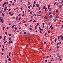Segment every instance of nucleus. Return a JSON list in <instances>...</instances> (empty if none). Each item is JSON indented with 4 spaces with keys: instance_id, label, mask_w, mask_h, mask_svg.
I'll return each instance as SVG.
<instances>
[{
    "instance_id": "nucleus-17",
    "label": "nucleus",
    "mask_w": 63,
    "mask_h": 63,
    "mask_svg": "<svg viewBox=\"0 0 63 63\" xmlns=\"http://www.w3.org/2000/svg\"><path fill=\"white\" fill-rule=\"evenodd\" d=\"M7 41H6L5 42H4V44H5V43H7Z\"/></svg>"
},
{
    "instance_id": "nucleus-41",
    "label": "nucleus",
    "mask_w": 63,
    "mask_h": 63,
    "mask_svg": "<svg viewBox=\"0 0 63 63\" xmlns=\"http://www.w3.org/2000/svg\"><path fill=\"white\" fill-rule=\"evenodd\" d=\"M7 58H9V56L8 55L7 56Z\"/></svg>"
},
{
    "instance_id": "nucleus-63",
    "label": "nucleus",
    "mask_w": 63,
    "mask_h": 63,
    "mask_svg": "<svg viewBox=\"0 0 63 63\" xmlns=\"http://www.w3.org/2000/svg\"><path fill=\"white\" fill-rule=\"evenodd\" d=\"M9 15H11V12H9Z\"/></svg>"
},
{
    "instance_id": "nucleus-2",
    "label": "nucleus",
    "mask_w": 63,
    "mask_h": 63,
    "mask_svg": "<svg viewBox=\"0 0 63 63\" xmlns=\"http://www.w3.org/2000/svg\"><path fill=\"white\" fill-rule=\"evenodd\" d=\"M59 53H58L57 54V57H59Z\"/></svg>"
},
{
    "instance_id": "nucleus-56",
    "label": "nucleus",
    "mask_w": 63,
    "mask_h": 63,
    "mask_svg": "<svg viewBox=\"0 0 63 63\" xmlns=\"http://www.w3.org/2000/svg\"><path fill=\"white\" fill-rule=\"evenodd\" d=\"M22 2V0H21L20 1V2Z\"/></svg>"
},
{
    "instance_id": "nucleus-3",
    "label": "nucleus",
    "mask_w": 63,
    "mask_h": 63,
    "mask_svg": "<svg viewBox=\"0 0 63 63\" xmlns=\"http://www.w3.org/2000/svg\"><path fill=\"white\" fill-rule=\"evenodd\" d=\"M36 5L37 6V7H39V5L38 4H36Z\"/></svg>"
},
{
    "instance_id": "nucleus-26",
    "label": "nucleus",
    "mask_w": 63,
    "mask_h": 63,
    "mask_svg": "<svg viewBox=\"0 0 63 63\" xmlns=\"http://www.w3.org/2000/svg\"><path fill=\"white\" fill-rule=\"evenodd\" d=\"M56 3H57V2H56L55 3H54V5H55Z\"/></svg>"
},
{
    "instance_id": "nucleus-58",
    "label": "nucleus",
    "mask_w": 63,
    "mask_h": 63,
    "mask_svg": "<svg viewBox=\"0 0 63 63\" xmlns=\"http://www.w3.org/2000/svg\"><path fill=\"white\" fill-rule=\"evenodd\" d=\"M19 29L20 30V29H21V28L20 27L19 28Z\"/></svg>"
},
{
    "instance_id": "nucleus-64",
    "label": "nucleus",
    "mask_w": 63,
    "mask_h": 63,
    "mask_svg": "<svg viewBox=\"0 0 63 63\" xmlns=\"http://www.w3.org/2000/svg\"><path fill=\"white\" fill-rule=\"evenodd\" d=\"M23 23H25V21H24Z\"/></svg>"
},
{
    "instance_id": "nucleus-42",
    "label": "nucleus",
    "mask_w": 63,
    "mask_h": 63,
    "mask_svg": "<svg viewBox=\"0 0 63 63\" xmlns=\"http://www.w3.org/2000/svg\"><path fill=\"white\" fill-rule=\"evenodd\" d=\"M25 14H26V10H25Z\"/></svg>"
},
{
    "instance_id": "nucleus-20",
    "label": "nucleus",
    "mask_w": 63,
    "mask_h": 63,
    "mask_svg": "<svg viewBox=\"0 0 63 63\" xmlns=\"http://www.w3.org/2000/svg\"><path fill=\"white\" fill-rule=\"evenodd\" d=\"M9 60L10 61H11V58H9Z\"/></svg>"
},
{
    "instance_id": "nucleus-62",
    "label": "nucleus",
    "mask_w": 63,
    "mask_h": 63,
    "mask_svg": "<svg viewBox=\"0 0 63 63\" xmlns=\"http://www.w3.org/2000/svg\"><path fill=\"white\" fill-rule=\"evenodd\" d=\"M24 16V14H23L22 15V16Z\"/></svg>"
},
{
    "instance_id": "nucleus-60",
    "label": "nucleus",
    "mask_w": 63,
    "mask_h": 63,
    "mask_svg": "<svg viewBox=\"0 0 63 63\" xmlns=\"http://www.w3.org/2000/svg\"><path fill=\"white\" fill-rule=\"evenodd\" d=\"M56 12H57V13H58V11L57 10H56Z\"/></svg>"
},
{
    "instance_id": "nucleus-49",
    "label": "nucleus",
    "mask_w": 63,
    "mask_h": 63,
    "mask_svg": "<svg viewBox=\"0 0 63 63\" xmlns=\"http://www.w3.org/2000/svg\"><path fill=\"white\" fill-rule=\"evenodd\" d=\"M2 6L3 7H4V4H3Z\"/></svg>"
},
{
    "instance_id": "nucleus-21",
    "label": "nucleus",
    "mask_w": 63,
    "mask_h": 63,
    "mask_svg": "<svg viewBox=\"0 0 63 63\" xmlns=\"http://www.w3.org/2000/svg\"><path fill=\"white\" fill-rule=\"evenodd\" d=\"M15 26V25H14L12 26V28H14V26Z\"/></svg>"
},
{
    "instance_id": "nucleus-6",
    "label": "nucleus",
    "mask_w": 63,
    "mask_h": 63,
    "mask_svg": "<svg viewBox=\"0 0 63 63\" xmlns=\"http://www.w3.org/2000/svg\"><path fill=\"white\" fill-rule=\"evenodd\" d=\"M49 9L50 10H49V11H51V9H52V8H49Z\"/></svg>"
},
{
    "instance_id": "nucleus-34",
    "label": "nucleus",
    "mask_w": 63,
    "mask_h": 63,
    "mask_svg": "<svg viewBox=\"0 0 63 63\" xmlns=\"http://www.w3.org/2000/svg\"><path fill=\"white\" fill-rule=\"evenodd\" d=\"M48 57H49V56H47V57H46V58H48Z\"/></svg>"
},
{
    "instance_id": "nucleus-12",
    "label": "nucleus",
    "mask_w": 63,
    "mask_h": 63,
    "mask_svg": "<svg viewBox=\"0 0 63 63\" xmlns=\"http://www.w3.org/2000/svg\"><path fill=\"white\" fill-rule=\"evenodd\" d=\"M10 55H11V52H9V56H10Z\"/></svg>"
},
{
    "instance_id": "nucleus-19",
    "label": "nucleus",
    "mask_w": 63,
    "mask_h": 63,
    "mask_svg": "<svg viewBox=\"0 0 63 63\" xmlns=\"http://www.w3.org/2000/svg\"><path fill=\"white\" fill-rule=\"evenodd\" d=\"M32 21V19L30 20V22H31V21Z\"/></svg>"
},
{
    "instance_id": "nucleus-5",
    "label": "nucleus",
    "mask_w": 63,
    "mask_h": 63,
    "mask_svg": "<svg viewBox=\"0 0 63 63\" xmlns=\"http://www.w3.org/2000/svg\"><path fill=\"white\" fill-rule=\"evenodd\" d=\"M3 10H2L0 11V13H3Z\"/></svg>"
},
{
    "instance_id": "nucleus-8",
    "label": "nucleus",
    "mask_w": 63,
    "mask_h": 63,
    "mask_svg": "<svg viewBox=\"0 0 63 63\" xmlns=\"http://www.w3.org/2000/svg\"><path fill=\"white\" fill-rule=\"evenodd\" d=\"M50 17L51 18H52V15H51L50 16Z\"/></svg>"
},
{
    "instance_id": "nucleus-57",
    "label": "nucleus",
    "mask_w": 63,
    "mask_h": 63,
    "mask_svg": "<svg viewBox=\"0 0 63 63\" xmlns=\"http://www.w3.org/2000/svg\"><path fill=\"white\" fill-rule=\"evenodd\" d=\"M25 26H27V24H25Z\"/></svg>"
},
{
    "instance_id": "nucleus-38",
    "label": "nucleus",
    "mask_w": 63,
    "mask_h": 63,
    "mask_svg": "<svg viewBox=\"0 0 63 63\" xmlns=\"http://www.w3.org/2000/svg\"><path fill=\"white\" fill-rule=\"evenodd\" d=\"M10 43H11V44L13 43V41H10Z\"/></svg>"
},
{
    "instance_id": "nucleus-31",
    "label": "nucleus",
    "mask_w": 63,
    "mask_h": 63,
    "mask_svg": "<svg viewBox=\"0 0 63 63\" xmlns=\"http://www.w3.org/2000/svg\"><path fill=\"white\" fill-rule=\"evenodd\" d=\"M3 20V19H2L1 20H0V22H2V21Z\"/></svg>"
},
{
    "instance_id": "nucleus-33",
    "label": "nucleus",
    "mask_w": 63,
    "mask_h": 63,
    "mask_svg": "<svg viewBox=\"0 0 63 63\" xmlns=\"http://www.w3.org/2000/svg\"><path fill=\"white\" fill-rule=\"evenodd\" d=\"M36 21L34 20L33 21V22H36Z\"/></svg>"
},
{
    "instance_id": "nucleus-13",
    "label": "nucleus",
    "mask_w": 63,
    "mask_h": 63,
    "mask_svg": "<svg viewBox=\"0 0 63 63\" xmlns=\"http://www.w3.org/2000/svg\"><path fill=\"white\" fill-rule=\"evenodd\" d=\"M45 8H46V6H44V7L43 8V9H45Z\"/></svg>"
},
{
    "instance_id": "nucleus-25",
    "label": "nucleus",
    "mask_w": 63,
    "mask_h": 63,
    "mask_svg": "<svg viewBox=\"0 0 63 63\" xmlns=\"http://www.w3.org/2000/svg\"><path fill=\"white\" fill-rule=\"evenodd\" d=\"M42 24H43V25H45V23H43Z\"/></svg>"
},
{
    "instance_id": "nucleus-48",
    "label": "nucleus",
    "mask_w": 63,
    "mask_h": 63,
    "mask_svg": "<svg viewBox=\"0 0 63 63\" xmlns=\"http://www.w3.org/2000/svg\"><path fill=\"white\" fill-rule=\"evenodd\" d=\"M44 35H45V36H46V35H47V33H45V34Z\"/></svg>"
},
{
    "instance_id": "nucleus-61",
    "label": "nucleus",
    "mask_w": 63,
    "mask_h": 63,
    "mask_svg": "<svg viewBox=\"0 0 63 63\" xmlns=\"http://www.w3.org/2000/svg\"><path fill=\"white\" fill-rule=\"evenodd\" d=\"M13 16V14H12L11 15V16Z\"/></svg>"
},
{
    "instance_id": "nucleus-4",
    "label": "nucleus",
    "mask_w": 63,
    "mask_h": 63,
    "mask_svg": "<svg viewBox=\"0 0 63 63\" xmlns=\"http://www.w3.org/2000/svg\"><path fill=\"white\" fill-rule=\"evenodd\" d=\"M61 42H60L59 43H58L57 44V46H58V45H59V44H61Z\"/></svg>"
},
{
    "instance_id": "nucleus-27",
    "label": "nucleus",
    "mask_w": 63,
    "mask_h": 63,
    "mask_svg": "<svg viewBox=\"0 0 63 63\" xmlns=\"http://www.w3.org/2000/svg\"><path fill=\"white\" fill-rule=\"evenodd\" d=\"M52 27V25H51L50 27V28H51Z\"/></svg>"
},
{
    "instance_id": "nucleus-11",
    "label": "nucleus",
    "mask_w": 63,
    "mask_h": 63,
    "mask_svg": "<svg viewBox=\"0 0 63 63\" xmlns=\"http://www.w3.org/2000/svg\"><path fill=\"white\" fill-rule=\"evenodd\" d=\"M39 28L40 30L41 31H42V29H41V28H40V27H39Z\"/></svg>"
},
{
    "instance_id": "nucleus-14",
    "label": "nucleus",
    "mask_w": 63,
    "mask_h": 63,
    "mask_svg": "<svg viewBox=\"0 0 63 63\" xmlns=\"http://www.w3.org/2000/svg\"><path fill=\"white\" fill-rule=\"evenodd\" d=\"M60 37H61H61H62V38H63V36H62V35H60Z\"/></svg>"
},
{
    "instance_id": "nucleus-44",
    "label": "nucleus",
    "mask_w": 63,
    "mask_h": 63,
    "mask_svg": "<svg viewBox=\"0 0 63 63\" xmlns=\"http://www.w3.org/2000/svg\"><path fill=\"white\" fill-rule=\"evenodd\" d=\"M50 7V6L49 5H48V7H49H49Z\"/></svg>"
},
{
    "instance_id": "nucleus-50",
    "label": "nucleus",
    "mask_w": 63,
    "mask_h": 63,
    "mask_svg": "<svg viewBox=\"0 0 63 63\" xmlns=\"http://www.w3.org/2000/svg\"><path fill=\"white\" fill-rule=\"evenodd\" d=\"M5 27H3V30H4V29H5Z\"/></svg>"
},
{
    "instance_id": "nucleus-30",
    "label": "nucleus",
    "mask_w": 63,
    "mask_h": 63,
    "mask_svg": "<svg viewBox=\"0 0 63 63\" xmlns=\"http://www.w3.org/2000/svg\"><path fill=\"white\" fill-rule=\"evenodd\" d=\"M58 39H59L60 38V37H59V36H58Z\"/></svg>"
},
{
    "instance_id": "nucleus-53",
    "label": "nucleus",
    "mask_w": 63,
    "mask_h": 63,
    "mask_svg": "<svg viewBox=\"0 0 63 63\" xmlns=\"http://www.w3.org/2000/svg\"><path fill=\"white\" fill-rule=\"evenodd\" d=\"M40 33H42V31H40Z\"/></svg>"
},
{
    "instance_id": "nucleus-29",
    "label": "nucleus",
    "mask_w": 63,
    "mask_h": 63,
    "mask_svg": "<svg viewBox=\"0 0 63 63\" xmlns=\"http://www.w3.org/2000/svg\"><path fill=\"white\" fill-rule=\"evenodd\" d=\"M58 46L57 47V48H58V49L59 48V46H58V45H57Z\"/></svg>"
},
{
    "instance_id": "nucleus-10",
    "label": "nucleus",
    "mask_w": 63,
    "mask_h": 63,
    "mask_svg": "<svg viewBox=\"0 0 63 63\" xmlns=\"http://www.w3.org/2000/svg\"><path fill=\"white\" fill-rule=\"evenodd\" d=\"M49 14L50 15H51V14H52V13H51V12H50L49 13Z\"/></svg>"
},
{
    "instance_id": "nucleus-22",
    "label": "nucleus",
    "mask_w": 63,
    "mask_h": 63,
    "mask_svg": "<svg viewBox=\"0 0 63 63\" xmlns=\"http://www.w3.org/2000/svg\"><path fill=\"white\" fill-rule=\"evenodd\" d=\"M36 2L35 1H34V5H35L36 4Z\"/></svg>"
},
{
    "instance_id": "nucleus-46",
    "label": "nucleus",
    "mask_w": 63,
    "mask_h": 63,
    "mask_svg": "<svg viewBox=\"0 0 63 63\" xmlns=\"http://www.w3.org/2000/svg\"><path fill=\"white\" fill-rule=\"evenodd\" d=\"M47 29H48V26H47V27L46 28Z\"/></svg>"
},
{
    "instance_id": "nucleus-36",
    "label": "nucleus",
    "mask_w": 63,
    "mask_h": 63,
    "mask_svg": "<svg viewBox=\"0 0 63 63\" xmlns=\"http://www.w3.org/2000/svg\"><path fill=\"white\" fill-rule=\"evenodd\" d=\"M6 2H5L4 3V5H6Z\"/></svg>"
},
{
    "instance_id": "nucleus-7",
    "label": "nucleus",
    "mask_w": 63,
    "mask_h": 63,
    "mask_svg": "<svg viewBox=\"0 0 63 63\" xmlns=\"http://www.w3.org/2000/svg\"><path fill=\"white\" fill-rule=\"evenodd\" d=\"M6 36L4 37V38L3 39V41H4L5 40V39H6Z\"/></svg>"
},
{
    "instance_id": "nucleus-23",
    "label": "nucleus",
    "mask_w": 63,
    "mask_h": 63,
    "mask_svg": "<svg viewBox=\"0 0 63 63\" xmlns=\"http://www.w3.org/2000/svg\"><path fill=\"white\" fill-rule=\"evenodd\" d=\"M36 27H37V25H36L35 26V29H36Z\"/></svg>"
},
{
    "instance_id": "nucleus-28",
    "label": "nucleus",
    "mask_w": 63,
    "mask_h": 63,
    "mask_svg": "<svg viewBox=\"0 0 63 63\" xmlns=\"http://www.w3.org/2000/svg\"><path fill=\"white\" fill-rule=\"evenodd\" d=\"M10 41H9L8 42V44L10 45Z\"/></svg>"
},
{
    "instance_id": "nucleus-9",
    "label": "nucleus",
    "mask_w": 63,
    "mask_h": 63,
    "mask_svg": "<svg viewBox=\"0 0 63 63\" xmlns=\"http://www.w3.org/2000/svg\"><path fill=\"white\" fill-rule=\"evenodd\" d=\"M7 7H6L4 9V10H6V9H7Z\"/></svg>"
},
{
    "instance_id": "nucleus-43",
    "label": "nucleus",
    "mask_w": 63,
    "mask_h": 63,
    "mask_svg": "<svg viewBox=\"0 0 63 63\" xmlns=\"http://www.w3.org/2000/svg\"><path fill=\"white\" fill-rule=\"evenodd\" d=\"M11 11V9L10 8L8 10V11Z\"/></svg>"
},
{
    "instance_id": "nucleus-52",
    "label": "nucleus",
    "mask_w": 63,
    "mask_h": 63,
    "mask_svg": "<svg viewBox=\"0 0 63 63\" xmlns=\"http://www.w3.org/2000/svg\"><path fill=\"white\" fill-rule=\"evenodd\" d=\"M28 4H30V2H28Z\"/></svg>"
},
{
    "instance_id": "nucleus-18",
    "label": "nucleus",
    "mask_w": 63,
    "mask_h": 63,
    "mask_svg": "<svg viewBox=\"0 0 63 63\" xmlns=\"http://www.w3.org/2000/svg\"><path fill=\"white\" fill-rule=\"evenodd\" d=\"M2 48H4V45H2Z\"/></svg>"
},
{
    "instance_id": "nucleus-15",
    "label": "nucleus",
    "mask_w": 63,
    "mask_h": 63,
    "mask_svg": "<svg viewBox=\"0 0 63 63\" xmlns=\"http://www.w3.org/2000/svg\"><path fill=\"white\" fill-rule=\"evenodd\" d=\"M8 35L9 36H11V34L9 33V34Z\"/></svg>"
},
{
    "instance_id": "nucleus-51",
    "label": "nucleus",
    "mask_w": 63,
    "mask_h": 63,
    "mask_svg": "<svg viewBox=\"0 0 63 63\" xmlns=\"http://www.w3.org/2000/svg\"><path fill=\"white\" fill-rule=\"evenodd\" d=\"M14 3H13L12 4V6H14Z\"/></svg>"
},
{
    "instance_id": "nucleus-54",
    "label": "nucleus",
    "mask_w": 63,
    "mask_h": 63,
    "mask_svg": "<svg viewBox=\"0 0 63 63\" xmlns=\"http://www.w3.org/2000/svg\"><path fill=\"white\" fill-rule=\"evenodd\" d=\"M45 61L46 62H47V60H45Z\"/></svg>"
},
{
    "instance_id": "nucleus-1",
    "label": "nucleus",
    "mask_w": 63,
    "mask_h": 63,
    "mask_svg": "<svg viewBox=\"0 0 63 63\" xmlns=\"http://www.w3.org/2000/svg\"><path fill=\"white\" fill-rule=\"evenodd\" d=\"M57 21V19L55 18V20H54V21L55 22H56V21Z\"/></svg>"
},
{
    "instance_id": "nucleus-32",
    "label": "nucleus",
    "mask_w": 63,
    "mask_h": 63,
    "mask_svg": "<svg viewBox=\"0 0 63 63\" xmlns=\"http://www.w3.org/2000/svg\"><path fill=\"white\" fill-rule=\"evenodd\" d=\"M61 58V55H60L59 57V58Z\"/></svg>"
},
{
    "instance_id": "nucleus-39",
    "label": "nucleus",
    "mask_w": 63,
    "mask_h": 63,
    "mask_svg": "<svg viewBox=\"0 0 63 63\" xmlns=\"http://www.w3.org/2000/svg\"><path fill=\"white\" fill-rule=\"evenodd\" d=\"M16 29H17V28H16V27H15V30H16Z\"/></svg>"
},
{
    "instance_id": "nucleus-37",
    "label": "nucleus",
    "mask_w": 63,
    "mask_h": 63,
    "mask_svg": "<svg viewBox=\"0 0 63 63\" xmlns=\"http://www.w3.org/2000/svg\"><path fill=\"white\" fill-rule=\"evenodd\" d=\"M33 7H35V5L33 4Z\"/></svg>"
},
{
    "instance_id": "nucleus-47",
    "label": "nucleus",
    "mask_w": 63,
    "mask_h": 63,
    "mask_svg": "<svg viewBox=\"0 0 63 63\" xmlns=\"http://www.w3.org/2000/svg\"><path fill=\"white\" fill-rule=\"evenodd\" d=\"M59 60L60 61H61L62 60V59H60Z\"/></svg>"
},
{
    "instance_id": "nucleus-35",
    "label": "nucleus",
    "mask_w": 63,
    "mask_h": 63,
    "mask_svg": "<svg viewBox=\"0 0 63 63\" xmlns=\"http://www.w3.org/2000/svg\"><path fill=\"white\" fill-rule=\"evenodd\" d=\"M44 18H45V19H47V17H46V16L45 17H44Z\"/></svg>"
},
{
    "instance_id": "nucleus-55",
    "label": "nucleus",
    "mask_w": 63,
    "mask_h": 63,
    "mask_svg": "<svg viewBox=\"0 0 63 63\" xmlns=\"http://www.w3.org/2000/svg\"><path fill=\"white\" fill-rule=\"evenodd\" d=\"M30 14H32V12H30Z\"/></svg>"
},
{
    "instance_id": "nucleus-45",
    "label": "nucleus",
    "mask_w": 63,
    "mask_h": 63,
    "mask_svg": "<svg viewBox=\"0 0 63 63\" xmlns=\"http://www.w3.org/2000/svg\"><path fill=\"white\" fill-rule=\"evenodd\" d=\"M21 19V18H20V17L18 19V20H20V19Z\"/></svg>"
},
{
    "instance_id": "nucleus-59",
    "label": "nucleus",
    "mask_w": 63,
    "mask_h": 63,
    "mask_svg": "<svg viewBox=\"0 0 63 63\" xmlns=\"http://www.w3.org/2000/svg\"><path fill=\"white\" fill-rule=\"evenodd\" d=\"M2 16H4V14L3 13H2L1 14Z\"/></svg>"
},
{
    "instance_id": "nucleus-40",
    "label": "nucleus",
    "mask_w": 63,
    "mask_h": 63,
    "mask_svg": "<svg viewBox=\"0 0 63 63\" xmlns=\"http://www.w3.org/2000/svg\"><path fill=\"white\" fill-rule=\"evenodd\" d=\"M2 36H0V39H1L2 38Z\"/></svg>"
},
{
    "instance_id": "nucleus-24",
    "label": "nucleus",
    "mask_w": 63,
    "mask_h": 63,
    "mask_svg": "<svg viewBox=\"0 0 63 63\" xmlns=\"http://www.w3.org/2000/svg\"><path fill=\"white\" fill-rule=\"evenodd\" d=\"M5 33L6 35H7V32H5Z\"/></svg>"
},
{
    "instance_id": "nucleus-16",
    "label": "nucleus",
    "mask_w": 63,
    "mask_h": 63,
    "mask_svg": "<svg viewBox=\"0 0 63 63\" xmlns=\"http://www.w3.org/2000/svg\"><path fill=\"white\" fill-rule=\"evenodd\" d=\"M28 8H29V9H30V6H28Z\"/></svg>"
}]
</instances>
